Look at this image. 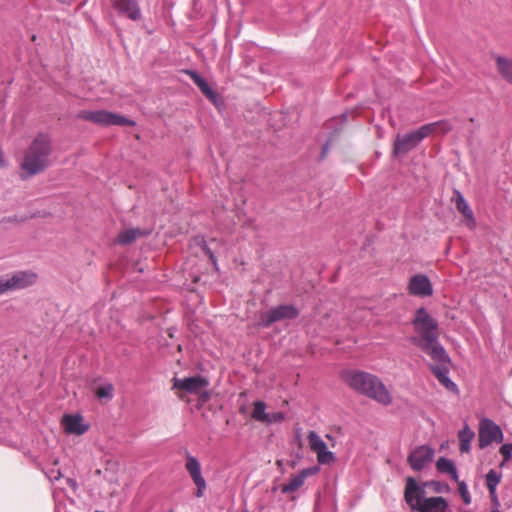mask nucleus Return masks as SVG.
Masks as SVG:
<instances>
[{
    "label": "nucleus",
    "mask_w": 512,
    "mask_h": 512,
    "mask_svg": "<svg viewBox=\"0 0 512 512\" xmlns=\"http://www.w3.org/2000/svg\"><path fill=\"white\" fill-rule=\"evenodd\" d=\"M340 377L356 393L383 406L392 403L391 393L378 376L357 369H346L341 372Z\"/></svg>",
    "instance_id": "f257e3e1"
},
{
    "label": "nucleus",
    "mask_w": 512,
    "mask_h": 512,
    "mask_svg": "<svg viewBox=\"0 0 512 512\" xmlns=\"http://www.w3.org/2000/svg\"><path fill=\"white\" fill-rule=\"evenodd\" d=\"M418 336L411 337V342L428 356L446 351L439 341V324L424 307L418 308L412 321Z\"/></svg>",
    "instance_id": "f03ea898"
},
{
    "label": "nucleus",
    "mask_w": 512,
    "mask_h": 512,
    "mask_svg": "<svg viewBox=\"0 0 512 512\" xmlns=\"http://www.w3.org/2000/svg\"><path fill=\"white\" fill-rule=\"evenodd\" d=\"M52 153L51 140L48 135L38 134L27 148L20 164L24 172L22 179L30 178L46 170L50 165Z\"/></svg>",
    "instance_id": "7ed1b4c3"
},
{
    "label": "nucleus",
    "mask_w": 512,
    "mask_h": 512,
    "mask_svg": "<svg viewBox=\"0 0 512 512\" xmlns=\"http://www.w3.org/2000/svg\"><path fill=\"white\" fill-rule=\"evenodd\" d=\"M426 491L413 477H407L404 499L415 512H451L448 501L442 496L425 497Z\"/></svg>",
    "instance_id": "20e7f679"
},
{
    "label": "nucleus",
    "mask_w": 512,
    "mask_h": 512,
    "mask_svg": "<svg viewBox=\"0 0 512 512\" xmlns=\"http://www.w3.org/2000/svg\"><path fill=\"white\" fill-rule=\"evenodd\" d=\"M439 124L440 122L428 123L414 131L397 135L393 143V155H404L416 148L424 138L436 130Z\"/></svg>",
    "instance_id": "39448f33"
},
{
    "label": "nucleus",
    "mask_w": 512,
    "mask_h": 512,
    "mask_svg": "<svg viewBox=\"0 0 512 512\" xmlns=\"http://www.w3.org/2000/svg\"><path fill=\"white\" fill-rule=\"evenodd\" d=\"M429 357L432 360V363L429 364V369L436 377L438 382L448 391L458 395L459 388L457 384L449 377L451 359L448 353L443 351L442 353L440 352L439 354H435Z\"/></svg>",
    "instance_id": "423d86ee"
},
{
    "label": "nucleus",
    "mask_w": 512,
    "mask_h": 512,
    "mask_svg": "<svg viewBox=\"0 0 512 512\" xmlns=\"http://www.w3.org/2000/svg\"><path fill=\"white\" fill-rule=\"evenodd\" d=\"M77 117L103 127L135 125L133 120L106 110H82L77 114Z\"/></svg>",
    "instance_id": "0eeeda50"
},
{
    "label": "nucleus",
    "mask_w": 512,
    "mask_h": 512,
    "mask_svg": "<svg viewBox=\"0 0 512 512\" xmlns=\"http://www.w3.org/2000/svg\"><path fill=\"white\" fill-rule=\"evenodd\" d=\"M299 316V310L292 304H280L260 314L258 325L269 328L273 323L281 320H294Z\"/></svg>",
    "instance_id": "6e6552de"
},
{
    "label": "nucleus",
    "mask_w": 512,
    "mask_h": 512,
    "mask_svg": "<svg viewBox=\"0 0 512 512\" xmlns=\"http://www.w3.org/2000/svg\"><path fill=\"white\" fill-rule=\"evenodd\" d=\"M37 275L31 271H17L11 275L0 276V295L33 285Z\"/></svg>",
    "instance_id": "1a4fd4ad"
},
{
    "label": "nucleus",
    "mask_w": 512,
    "mask_h": 512,
    "mask_svg": "<svg viewBox=\"0 0 512 512\" xmlns=\"http://www.w3.org/2000/svg\"><path fill=\"white\" fill-rule=\"evenodd\" d=\"M503 438L500 426L494 421L485 418L480 422L478 432V445L480 449L488 447L493 442L501 443Z\"/></svg>",
    "instance_id": "9d476101"
},
{
    "label": "nucleus",
    "mask_w": 512,
    "mask_h": 512,
    "mask_svg": "<svg viewBox=\"0 0 512 512\" xmlns=\"http://www.w3.org/2000/svg\"><path fill=\"white\" fill-rule=\"evenodd\" d=\"M435 449L430 445H420L415 447L407 457V463L414 471H421L426 465L433 462Z\"/></svg>",
    "instance_id": "9b49d317"
},
{
    "label": "nucleus",
    "mask_w": 512,
    "mask_h": 512,
    "mask_svg": "<svg viewBox=\"0 0 512 512\" xmlns=\"http://www.w3.org/2000/svg\"><path fill=\"white\" fill-rule=\"evenodd\" d=\"M194 85H196L205 98L216 108L224 106V100L216 88V83L208 82L197 71L194 70Z\"/></svg>",
    "instance_id": "f8f14e48"
},
{
    "label": "nucleus",
    "mask_w": 512,
    "mask_h": 512,
    "mask_svg": "<svg viewBox=\"0 0 512 512\" xmlns=\"http://www.w3.org/2000/svg\"><path fill=\"white\" fill-rule=\"evenodd\" d=\"M61 425L65 433L76 436L85 434L90 427L88 423L84 422L83 416L79 413L64 414Z\"/></svg>",
    "instance_id": "ddd939ff"
},
{
    "label": "nucleus",
    "mask_w": 512,
    "mask_h": 512,
    "mask_svg": "<svg viewBox=\"0 0 512 512\" xmlns=\"http://www.w3.org/2000/svg\"><path fill=\"white\" fill-rule=\"evenodd\" d=\"M408 292L413 296L428 297L433 294V287L426 275L416 274L409 280Z\"/></svg>",
    "instance_id": "4468645a"
},
{
    "label": "nucleus",
    "mask_w": 512,
    "mask_h": 512,
    "mask_svg": "<svg viewBox=\"0 0 512 512\" xmlns=\"http://www.w3.org/2000/svg\"><path fill=\"white\" fill-rule=\"evenodd\" d=\"M194 246L200 248V250L209 258L215 270L218 271L217 253L220 246L219 242L215 238L207 241L203 237L194 236Z\"/></svg>",
    "instance_id": "2eb2a0df"
},
{
    "label": "nucleus",
    "mask_w": 512,
    "mask_h": 512,
    "mask_svg": "<svg viewBox=\"0 0 512 512\" xmlns=\"http://www.w3.org/2000/svg\"><path fill=\"white\" fill-rule=\"evenodd\" d=\"M119 15L127 16L133 21L141 18V11L136 0H110Z\"/></svg>",
    "instance_id": "dca6fc26"
},
{
    "label": "nucleus",
    "mask_w": 512,
    "mask_h": 512,
    "mask_svg": "<svg viewBox=\"0 0 512 512\" xmlns=\"http://www.w3.org/2000/svg\"><path fill=\"white\" fill-rule=\"evenodd\" d=\"M319 471V467L312 466L302 469L298 474L291 477L289 482L282 486L281 492L284 494L292 493L303 486L307 477L316 474Z\"/></svg>",
    "instance_id": "f3484780"
},
{
    "label": "nucleus",
    "mask_w": 512,
    "mask_h": 512,
    "mask_svg": "<svg viewBox=\"0 0 512 512\" xmlns=\"http://www.w3.org/2000/svg\"><path fill=\"white\" fill-rule=\"evenodd\" d=\"M209 385V380L205 376L202 375H194V396H197V406L200 408L203 404H205L211 397V393L208 390L202 391V388H205Z\"/></svg>",
    "instance_id": "a211bd4d"
},
{
    "label": "nucleus",
    "mask_w": 512,
    "mask_h": 512,
    "mask_svg": "<svg viewBox=\"0 0 512 512\" xmlns=\"http://www.w3.org/2000/svg\"><path fill=\"white\" fill-rule=\"evenodd\" d=\"M474 437V431L465 423L462 429L458 431L459 450L461 453H469L471 451V441Z\"/></svg>",
    "instance_id": "6ab92c4d"
},
{
    "label": "nucleus",
    "mask_w": 512,
    "mask_h": 512,
    "mask_svg": "<svg viewBox=\"0 0 512 512\" xmlns=\"http://www.w3.org/2000/svg\"><path fill=\"white\" fill-rule=\"evenodd\" d=\"M149 234L148 231L141 230L139 228H130L123 230L119 233L116 243L122 245H128L134 242L137 238L142 236H147Z\"/></svg>",
    "instance_id": "aec40b11"
},
{
    "label": "nucleus",
    "mask_w": 512,
    "mask_h": 512,
    "mask_svg": "<svg viewBox=\"0 0 512 512\" xmlns=\"http://www.w3.org/2000/svg\"><path fill=\"white\" fill-rule=\"evenodd\" d=\"M436 469L439 473L450 475L453 481L458 482V470L455 463L451 459L440 457L436 462Z\"/></svg>",
    "instance_id": "412c9836"
},
{
    "label": "nucleus",
    "mask_w": 512,
    "mask_h": 512,
    "mask_svg": "<svg viewBox=\"0 0 512 512\" xmlns=\"http://www.w3.org/2000/svg\"><path fill=\"white\" fill-rule=\"evenodd\" d=\"M173 389L177 390V395L180 399L185 400L184 394H192V376L179 379L173 378Z\"/></svg>",
    "instance_id": "4be33fe9"
},
{
    "label": "nucleus",
    "mask_w": 512,
    "mask_h": 512,
    "mask_svg": "<svg viewBox=\"0 0 512 512\" xmlns=\"http://www.w3.org/2000/svg\"><path fill=\"white\" fill-rule=\"evenodd\" d=\"M496 63L501 76L510 84H512V60L497 56Z\"/></svg>",
    "instance_id": "5701e85b"
},
{
    "label": "nucleus",
    "mask_w": 512,
    "mask_h": 512,
    "mask_svg": "<svg viewBox=\"0 0 512 512\" xmlns=\"http://www.w3.org/2000/svg\"><path fill=\"white\" fill-rule=\"evenodd\" d=\"M194 485L197 487L195 495L201 497L206 489V482L201 474V465L199 461L194 457Z\"/></svg>",
    "instance_id": "b1692460"
},
{
    "label": "nucleus",
    "mask_w": 512,
    "mask_h": 512,
    "mask_svg": "<svg viewBox=\"0 0 512 512\" xmlns=\"http://www.w3.org/2000/svg\"><path fill=\"white\" fill-rule=\"evenodd\" d=\"M455 196H456L455 205H456L457 210L460 213H462L466 218L474 219L473 211H472L471 207L469 206L468 202L466 201V199L464 198L463 194L460 191L456 190Z\"/></svg>",
    "instance_id": "393cba45"
},
{
    "label": "nucleus",
    "mask_w": 512,
    "mask_h": 512,
    "mask_svg": "<svg viewBox=\"0 0 512 512\" xmlns=\"http://www.w3.org/2000/svg\"><path fill=\"white\" fill-rule=\"evenodd\" d=\"M419 486H423V490H425L426 487L431 488L435 493L450 492V486L447 483L437 480L426 481L422 484H419Z\"/></svg>",
    "instance_id": "a878e982"
},
{
    "label": "nucleus",
    "mask_w": 512,
    "mask_h": 512,
    "mask_svg": "<svg viewBox=\"0 0 512 512\" xmlns=\"http://www.w3.org/2000/svg\"><path fill=\"white\" fill-rule=\"evenodd\" d=\"M253 406L254 409L252 412V418L264 423L265 419L268 417L267 413L265 412V402H263L262 400H257L254 402Z\"/></svg>",
    "instance_id": "bb28decb"
},
{
    "label": "nucleus",
    "mask_w": 512,
    "mask_h": 512,
    "mask_svg": "<svg viewBox=\"0 0 512 512\" xmlns=\"http://www.w3.org/2000/svg\"><path fill=\"white\" fill-rule=\"evenodd\" d=\"M502 478V473L495 470L490 469L485 476V484L487 489L489 488H497Z\"/></svg>",
    "instance_id": "cd10ccee"
},
{
    "label": "nucleus",
    "mask_w": 512,
    "mask_h": 512,
    "mask_svg": "<svg viewBox=\"0 0 512 512\" xmlns=\"http://www.w3.org/2000/svg\"><path fill=\"white\" fill-rule=\"evenodd\" d=\"M308 438L310 441L311 449L317 454L327 448L326 443L316 434V432L311 431Z\"/></svg>",
    "instance_id": "c85d7f7f"
},
{
    "label": "nucleus",
    "mask_w": 512,
    "mask_h": 512,
    "mask_svg": "<svg viewBox=\"0 0 512 512\" xmlns=\"http://www.w3.org/2000/svg\"><path fill=\"white\" fill-rule=\"evenodd\" d=\"M96 396L99 399L111 400L114 396V386L111 383H106V384L100 386L96 390Z\"/></svg>",
    "instance_id": "c756f323"
},
{
    "label": "nucleus",
    "mask_w": 512,
    "mask_h": 512,
    "mask_svg": "<svg viewBox=\"0 0 512 512\" xmlns=\"http://www.w3.org/2000/svg\"><path fill=\"white\" fill-rule=\"evenodd\" d=\"M458 491H459V494H460V497L461 499L463 500L464 504L465 505H470L471 502H472V497H471V494L468 490V486L466 484L465 481H460L458 479Z\"/></svg>",
    "instance_id": "7c9ffc66"
},
{
    "label": "nucleus",
    "mask_w": 512,
    "mask_h": 512,
    "mask_svg": "<svg viewBox=\"0 0 512 512\" xmlns=\"http://www.w3.org/2000/svg\"><path fill=\"white\" fill-rule=\"evenodd\" d=\"M56 466H57V462H55L53 467L44 469V473H45L46 477L51 482L59 480L62 476L61 471Z\"/></svg>",
    "instance_id": "2f4dec72"
},
{
    "label": "nucleus",
    "mask_w": 512,
    "mask_h": 512,
    "mask_svg": "<svg viewBox=\"0 0 512 512\" xmlns=\"http://www.w3.org/2000/svg\"><path fill=\"white\" fill-rule=\"evenodd\" d=\"M500 454L503 457V461L501 463V467L509 461L512 457V443H505L500 447Z\"/></svg>",
    "instance_id": "473e14b6"
},
{
    "label": "nucleus",
    "mask_w": 512,
    "mask_h": 512,
    "mask_svg": "<svg viewBox=\"0 0 512 512\" xmlns=\"http://www.w3.org/2000/svg\"><path fill=\"white\" fill-rule=\"evenodd\" d=\"M317 457H318V462L321 464H329L330 462H332L335 459L334 453L332 451L327 450V448L324 449L323 451L319 452L317 454Z\"/></svg>",
    "instance_id": "72a5a7b5"
},
{
    "label": "nucleus",
    "mask_w": 512,
    "mask_h": 512,
    "mask_svg": "<svg viewBox=\"0 0 512 512\" xmlns=\"http://www.w3.org/2000/svg\"><path fill=\"white\" fill-rule=\"evenodd\" d=\"M267 415L268 417L264 421V423L266 424L279 423L285 419V415L283 412H272L267 413Z\"/></svg>",
    "instance_id": "f704fd0d"
},
{
    "label": "nucleus",
    "mask_w": 512,
    "mask_h": 512,
    "mask_svg": "<svg viewBox=\"0 0 512 512\" xmlns=\"http://www.w3.org/2000/svg\"><path fill=\"white\" fill-rule=\"evenodd\" d=\"M496 490H497V488H489L488 489L489 497H490L491 503H492V510H491V512H498V508L500 507V503H499V500H498V496H497Z\"/></svg>",
    "instance_id": "c9c22d12"
},
{
    "label": "nucleus",
    "mask_w": 512,
    "mask_h": 512,
    "mask_svg": "<svg viewBox=\"0 0 512 512\" xmlns=\"http://www.w3.org/2000/svg\"><path fill=\"white\" fill-rule=\"evenodd\" d=\"M186 469L188 473L192 476V467H194V464H192V455L186 451Z\"/></svg>",
    "instance_id": "e433bc0d"
},
{
    "label": "nucleus",
    "mask_w": 512,
    "mask_h": 512,
    "mask_svg": "<svg viewBox=\"0 0 512 512\" xmlns=\"http://www.w3.org/2000/svg\"><path fill=\"white\" fill-rule=\"evenodd\" d=\"M186 469L188 473L192 476V467H194V464H192V455L186 451Z\"/></svg>",
    "instance_id": "4c0bfd02"
},
{
    "label": "nucleus",
    "mask_w": 512,
    "mask_h": 512,
    "mask_svg": "<svg viewBox=\"0 0 512 512\" xmlns=\"http://www.w3.org/2000/svg\"><path fill=\"white\" fill-rule=\"evenodd\" d=\"M329 147H330V140L328 139L323 145H322V148H321V155H320V159H324L329 151Z\"/></svg>",
    "instance_id": "58836bf2"
},
{
    "label": "nucleus",
    "mask_w": 512,
    "mask_h": 512,
    "mask_svg": "<svg viewBox=\"0 0 512 512\" xmlns=\"http://www.w3.org/2000/svg\"><path fill=\"white\" fill-rule=\"evenodd\" d=\"M346 120V114H342L341 115V118H333L331 119L328 123H327V126L328 127H331L333 125L334 122H340V124H342L344 121Z\"/></svg>",
    "instance_id": "ea45409f"
},
{
    "label": "nucleus",
    "mask_w": 512,
    "mask_h": 512,
    "mask_svg": "<svg viewBox=\"0 0 512 512\" xmlns=\"http://www.w3.org/2000/svg\"><path fill=\"white\" fill-rule=\"evenodd\" d=\"M66 482L72 488L73 491H76L78 489V483L74 478H67Z\"/></svg>",
    "instance_id": "a19ab883"
},
{
    "label": "nucleus",
    "mask_w": 512,
    "mask_h": 512,
    "mask_svg": "<svg viewBox=\"0 0 512 512\" xmlns=\"http://www.w3.org/2000/svg\"><path fill=\"white\" fill-rule=\"evenodd\" d=\"M5 166V160H4V153L3 151L0 149V168L4 167Z\"/></svg>",
    "instance_id": "79ce46f5"
},
{
    "label": "nucleus",
    "mask_w": 512,
    "mask_h": 512,
    "mask_svg": "<svg viewBox=\"0 0 512 512\" xmlns=\"http://www.w3.org/2000/svg\"><path fill=\"white\" fill-rule=\"evenodd\" d=\"M185 73L192 77V70L191 69H186Z\"/></svg>",
    "instance_id": "37998d69"
},
{
    "label": "nucleus",
    "mask_w": 512,
    "mask_h": 512,
    "mask_svg": "<svg viewBox=\"0 0 512 512\" xmlns=\"http://www.w3.org/2000/svg\"><path fill=\"white\" fill-rule=\"evenodd\" d=\"M198 281V278L194 276L193 282L196 283Z\"/></svg>",
    "instance_id": "c03bdc74"
},
{
    "label": "nucleus",
    "mask_w": 512,
    "mask_h": 512,
    "mask_svg": "<svg viewBox=\"0 0 512 512\" xmlns=\"http://www.w3.org/2000/svg\"><path fill=\"white\" fill-rule=\"evenodd\" d=\"M94 512H103V511L96 510V511H94Z\"/></svg>",
    "instance_id": "a18cd8bd"
},
{
    "label": "nucleus",
    "mask_w": 512,
    "mask_h": 512,
    "mask_svg": "<svg viewBox=\"0 0 512 512\" xmlns=\"http://www.w3.org/2000/svg\"><path fill=\"white\" fill-rule=\"evenodd\" d=\"M243 512H248L247 510L243 511Z\"/></svg>",
    "instance_id": "49530a36"
},
{
    "label": "nucleus",
    "mask_w": 512,
    "mask_h": 512,
    "mask_svg": "<svg viewBox=\"0 0 512 512\" xmlns=\"http://www.w3.org/2000/svg\"><path fill=\"white\" fill-rule=\"evenodd\" d=\"M498 512H500V511L498 510Z\"/></svg>",
    "instance_id": "de8ad7c7"
}]
</instances>
